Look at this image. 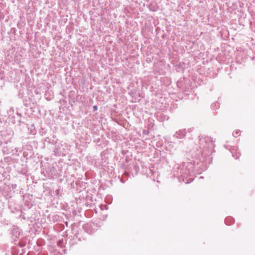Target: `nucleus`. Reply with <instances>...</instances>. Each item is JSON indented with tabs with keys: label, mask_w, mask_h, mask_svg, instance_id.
Masks as SVG:
<instances>
[{
	"label": "nucleus",
	"mask_w": 255,
	"mask_h": 255,
	"mask_svg": "<svg viewBox=\"0 0 255 255\" xmlns=\"http://www.w3.org/2000/svg\"><path fill=\"white\" fill-rule=\"evenodd\" d=\"M4 18V15L0 11V21Z\"/></svg>",
	"instance_id": "13"
},
{
	"label": "nucleus",
	"mask_w": 255,
	"mask_h": 255,
	"mask_svg": "<svg viewBox=\"0 0 255 255\" xmlns=\"http://www.w3.org/2000/svg\"><path fill=\"white\" fill-rule=\"evenodd\" d=\"M54 152H55V154H59V152H58V149L57 148H55Z\"/></svg>",
	"instance_id": "16"
},
{
	"label": "nucleus",
	"mask_w": 255,
	"mask_h": 255,
	"mask_svg": "<svg viewBox=\"0 0 255 255\" xmlns=\"http://www.w3.org/2000/svg\"><path fill=\"white\" fill-rule=\"evenodd\" d=\"M14 86L19 90V96L23 94V91L26 89V81H16L14 82Z\"/></svg>",
	"instance_id": "4"
},
{
	"label": "nucleus",
	"mask_w": 255,
	"mask_h": 255,
	"mask_svg": "<svg viewBox=\"0 0 255 255\" xmlns=\"http://www.w3.org/2000/svg\"><path fill=\"white\" fill-rule=\"evenodd\" d=\"M98 109V106L96 105H95L93 106V110L94 111H97Z\"/></svg>",
	"instance_id": "15"
},
{
	"label": "nucleus",
	"mask_w": 255,
	"mask_h": 255,
	"mask_svg": "<svg viewBox=\"0 0 255 255\" xmlns=\"http://www.w3.org/2000/svg\"><path fill=\"white\" fill-rule=\"evenodd\" d=\"M20 234V230L17 227L13 226L11 229V234L14 240H16V239L18 238Z\"/></svg>",
	"instance_id": "6"
},
{
	"label": "nucleus",
	"mask_w": 255,
	"mask_h": 255,
	"mask_svg": "<svg viewBox=\"0 0 255 255\" xmlns=\"http://www.w3.org/2000/svg\"><path fill=\"white\" fill-rule=\"evenodd\" d=\"M199 142L200 144V151L202 159L200 161L203 162L204 159L211 155L213 150V143L211 137L208 136H199Z\"/></svg>",
	"instance_id": "1"
},
{
	"label": "nucleus",
	"mask_w": 255,
	"mask_h": 255,
	"mask_svg": "<svg viewBox=\"0 0 255 255\" xmlns=\"http://www.w3.org/2000/svg\"><path fill=\"white\" fill-rule=\"evenodd\" d=\"M233 219L231 217L226 218L225 220V223L227 225H230L233 223Z\"/></svg>",
	"instance_id": "9"
},
{
	"label": "nucleus",
	"mask_w": 255,
	"mask_h": 255,
	"mask_svg": "<svg viewBox=\"0 0 255 255\" xmlns=\"http://www.w3.org/2000/svg\"><path fill=\"white\" fill-rule=\"evenodd\" d=\"M79 96L75 91H70L69 94V103L73 106L76 102L79 101Z\"/></svg>",
	"instance_id": "3"
},
{
	"label": "nucleus",
	"mask_w": 255,
	"mask_h": 255,
	"mask_svg": "<svg viewBox=\"0 0 255 255\" xmlns=\"http://www.w3.org/2000/svg\"><path fill=\"white\" fill-rule=\"evenodd\" d=\"M240 131H236L233 132V135L235 137H237L239 135Z\"/></svg>",
	"instance_id": "11"
},
{
	"label": "nucleus",
	"mask_w": 255,
	"mask_h": 255,
	"mask_svg": "<svg viewBox=\"0 0 255 255\" xmlns=\"http://www.w3.org/2000/svg\"><path fill=\"white\" fill-rule=\"evenodd\" d=\"M212 108L213 110H216L217 109H218L219 108V104L218 102H215L213 103L212 105Z\"/></svg>",
	"instance_id": "10"
},
{
	"label": "nucleus",
	"mask_w": 255,
	"mask_h": 255,
	"mask_svg": "<svg viewBox=\"0 0 255 255\" xmlns=\"http://www.w3.org/2000/svg\"><path fill=\"white\" fill-rule=\"evenodd\" d=\"M199 178H201V179H203V177H202V176H201V177H199Z\"/></svg>",
	"instance_id": "19"
},
{
	"label": "nucleus",
	"mask_w": 255,
	"mask_h": 255,
	"mask_svg": "<svg viewBox=\"0 0 255 255\" xmlns=\"http://www.w3.org/2000/svg\"><path fill=\"white\" fill-rule=\"evenodd\" d=\"M186 130L185 129H180L174 134L173 137L177 139H182L186 136Z\"/></svg>",
	"instance_id": "5"
},
{
	"label": "nucleus",
	"mask_w": 255,
	"mask_h": 255,
	"mask_svg": "<svg viewBox=\"0 0 255 255\" xmlns=\"http://www.w3.org/2000/svg\"><path fill=\"white\" fill-rule=\"evenodd\" d=\"M193 165L190 162L183 163L182 165L176 164L174 167V175L179 178V180L185 181L184 178L192 173Z\"/></svg>",
	"instance_id": "2"
},
{
	"label": "nucleus",
	"mask_w": 255,
	"mask_h": 255,
	"mask_svg": "<svg viewBox=\"0 0 255 255\" xmlns=\"http://www.w3.org/2000/svg\"><path fill=\"white\" fill-rule=\"evenodd\" d=\"M155 115L156 116L157 119L159 122H163L165 120H167L168 119V117H167L166 115L163 114L160 112H157L155 113Z\"/></svg>",
	"instance_id": "7"
},
{
	"label": "nucleus",
	"mask_w": 255,
	"mask_h": 255,
	"mask_svg": "<svg viewBox=\"0 0 255 255\" xmlns=\"http://www.w3.org/2000/svg\"><path fill=\"white\" fill-rule=\"evenodd\" d=\"M231 152L232 154V156L236 159H238L241 155L240 153L238 151V149L235 147L231 150Z\"/></svg>",
	"instance_id": "8"
},
{
	"label": "nucleus",
	"mask_w": 255,
	"mask_h": 255,
	"mask_svg": "<svg viewBox=\"0 0 255 255\" xmlns=\"http://www.w3.org/2000/svg\"><path fill=\"white\" fill-rule=\"evenodd\" d=\"M61 192V189L58 188L55 190V193L56 195H59Z\"/></svg>",
	"instance_id": "12"
},
{
	"label": "nucleus",
	"mask_w": 255,
	"mask_h": 255,
	"mask_svg": "<svg viewBox=\"0 0 255 255\" xmlns=\"http://www.w3.org/2000/svg\"><path fill=\"white\" fill-rule=\"evenodd\" d=\"M149 9H150V10H152V11H153L155 10H154V9H151L150 7L149 8Z\"/></svg>",
	"instance_id": "18"
},
{
	"label": "nucleus",
	"mask_w": 255,
	"mask_h": 255,
	"mask_svg": "<svg viewBox=\"0 0 255 255\" xmlns=\"http://www.w3.org/2000/svg\"><path fill=\"white\" fill-rule=\"evenodd\" d=\"M183 81H177V86H179V85L182 84Z\"/></svg>",
	"instance_id": "14"
},
{
	"label": "nucleus",
	"mask_w": 255,
	"mask_h": 255,
	"mask_svg": "<svg viewBox=\"0 0 255 255\" xmlns=\"http://www.w3.org/2000/svg\"><path fill=\"white\" fill-rule=\"evenodd\" d=\"M51 143L53 144H56V141L53 140L52 142H51Z\"/></svg>",
	"instance_id": "17"
}]
</instances>
